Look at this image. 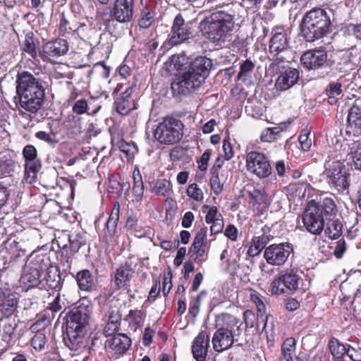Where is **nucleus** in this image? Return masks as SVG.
I'll return each instance as SVG.
<instances>
[{
  "instance_id": "f257e3e1",
  "label": "nucleus",
  "mask_w": 361,
  "mask_h": 361,
  "mask_svg": "<svg viewBox=\"0 0 361 361\" xmlns=\"http://www.w3.org/2000/svg\"><path fill=\"white\" fill-rule=\"evenodd\" d=\"M45 90L39 79L27 71L19 73L16 79V95L13 101L20 112L36 114L42 106Z\"/></svg>"
},
{
  "instance_id": "f03ea898",
  "label": "nucleus",
  "mask_w": 361,
  "mask_h": 361,
  "mask_svg": "<svg viewBox=\"0 0 361 361\" xmlns=\"http://www.w3.org/2000/svg\"><path fill=\"white\" fill-rule=\"evenodd\" d=\"M242 322L236 317L223 313L218 315L216 319V331L214 332L212 343L213 348L218 353L229 349L234 342V328L240 331Z\"/></svg>"
},
{
  "instance_id": "7ed1b4c3",
  "label": "nucleus",
  "mask_w": 361,
  "mask_h": 361,
  "mask_svg": "<svg viewBox=\"0 0 361 361\" xmlns=\"http://www.w3.org/2000/svg\"><path fill=\"white\" fill-rule=\"evenodd\" d=\"M330 17L322 8H313L302 18L301 33L307 42H314L325 36L329 32Z\"/></svg>"
},
{
  "instance_id": "20e7f679",
  "label": "nucleus",
  "mask_w": 361,
  "mask_h": 361,
  "mask_svg": "<svg viewBox=\"0 0 361 361\" xmlns=\"http://www.w3.org/2000/svg\"><path fill=\"white\" fill-rule=\"evenodd\" d=\"M234 12L228 5L213 12L207 26V37L214 42H224L234 27Z\"/></svg>"
},
{
  "instance_id": "39448f33",
  "label": "nucleus",
  "mask_w": 361,
  "mask_h": 361,
  "mask_svg": "<svg viewBox=\"0 0 361 361\" xmlns=\"http://www.w3.org/2000/svg\"><path fill=\"white\" fill-rule=\"evenodd\" d=\"M92 310L90 301L80 302L68 314L66 333L70 340L75 341L87 324Z\"/></svg>"
},
{
  "instance_id": "423d86ee",
  "label": "nucleus",
  "mask_w": 361,
  "mask_h": 361,
  "mask_svg": "<svg viewBox=\"0 0 361 361\" xmlns=\"http://www.w3.org/2000/svg\"><path fill=\"white\" fill-rule=\"evenodd\" d=\"M183 124L173 118H166L154 130V137L161 143L172 145L179 141L183 135Z\"/></svg>"
},
{
  "instance_id": "0eeeda50",
  "label": "nucleus",
  "mask_w": 361,
  "mask_h": 361,
  "mask_svg": "<svg viewBox=\"0 0 361 361\" xmlns=\"http://www.w3.org/2000/svg\"><path fill=\"white\" fill-rule=\"evenodd\" d=\"M245 168L247 172L259 178H266L271 174V166L268 157L258 151L246 152Z\"/></svg>"
},
{
  "instance_id": "6e6552de",
  "label": "nucleus",
  "mask_w": 361,
  "mask_h": 361,
  "mask_svg": "<svg viewBox=\"0 0 361 361\" xmlns=\"http://www.w3.org/2000/svg\"><path fill=\"white\" fill-rule=\"evenodd\" d=\"M325 168L331 187L335 188L338 192L348 190L349 174L343 163L340 160H329L325 164Z\"/></svg>"
},
{
  "instance_id": "1a4fd4ad",
  "label": "nucleus",
  "mask_w": 361,
  "mask_h": 361,
  "mask_svg": "<svg viewBox=\"0 0 361 361\" xmlns=\"http://www.w3.org/2000/svg\"><path fill=\"white\" fill-rule=\"evenodd\" d=\"M46 269H47V264L44 263V259H37L35 262H32L27 264L20 279V286L25 291L37 287L40 284L42 274Z\"/></svg>"
},
{
  "instance_id": "9d476101",
  "label": "nucleus",
  "mask_w": 361,
  "mask_h": 361,
  "mask_svg": "<svg viewBox=\"0 0 361 361\" xmlns=\"http://www.w3.org/2000/svg\"><path fill=\"white\" fill-rule=\"evenodd\" d=\"M300 276L293 269L286 271L284 274L279 276L271 283V293L280 295L290 293L298 288Z\"/></svg>"
},
{
  "instance_id": "9b49d317",
  "label": "nucleus",
  "mask_w": 361,
  "mask_h": 361,
  "mask_svg": "<svg viewBox=\"0 0 361 361\" xmlns=\"http://www.w3.org/2000/svg\"><path fill=\"white\" fill-rule=\"evenodd\" d=\"M293 248L289 243L271 244L265 248L264 257L272 266H282L288 259Z\"/></svg>"
},
{
  "instance_id": "f8f14e48",
  "label": "nucleus",
  "mask_w": 361,
  "mask_h": 361,
  "mask_svg": "<svg viewBox=\"0 0 361 361\" xmlns=\"http://www.w3.org/2000/svg\"><path fill=\"white\" fill-rule=\"evenodd\" d=\"M25 158V179L27 183H32L37 178V173L42 167L40 159L37 157L36 148L31 145H26L23 150Z\"/></svg>"
},
{
  "instance_id": "ddd939ff",
  "label": "nucleus",
  "mask_w": 361,
  "mask_h": 361,
  "mask_svg": "<svg viewBox=\"0 0 361 361\" xmlns=\"http://www.w3.org/2000/svg\"><path fill=\"white\" fill-rule=\"evenodd\" d=\"M302 223L305 230L313 235H320L324 230V219L319 209L310 203L302 215Z\"/></svg>"
},
{
  "instance_id": "4468645a",
  "label": "nucleus",
  "mask_w": 361,
  "mask_h": 361,
  "mask_svg": "<svg viewBox=\"0 0 361 361\" xmlns=\"http://www.w3.org/2000/svg\"><path fill=\"white\" fill-rule=\"evenodd\" d=\"M202 83L195 75L187 70L171 83V90L176 94L186 95L198 88Z\"/></svg>"
},
{
  "instance_id": "2eb2a0df",
  "label": "nucleus",
  "mask_w": 361,
  "mask_h": 361,
  "mask_svg": "<svg viewBox=\"0 0 361 361\" xmlns=\"http://www.w3.org/2000/svg\"><path fill=\"white\" fill-rule=\"evenodd\" d=\"M69 46L66 39H55L45 43L39 51V56L44 61H51L53 59L64 56L68 51Z\"/></svg>"
},
{
  "instance_id": "dca6fc26",
  "label": "nucleus",
  "mask_w": 361,
  "mask_h": 361,
  "mask_svg": "<svg viewBox=\"0 0 361 361\" xmlns=\"http://www.w3.org/2000/svg\"><path fill=\"white\" fill-rule=\"evenodd\" d=\"M192 35L191 28L186 23L180 14L177 15L171 30L169 42L172 46L180 44L188 40Z\"/></svg>"
},
{
  "instance_id": "f3484780",
  "label": "nucleus",
  "mask_w": 361,
  "mask_h": 361,
  "mask_svg": "<svg viewBox=\"0 0 361 361\" xmlns=\"http://www.w3.org/2000/svg\"><path fill=\"white\" fill-rule=\"evenodd\" d=\"M272 37L270 39L269 51L270 54L276 57L279 62L284 61L285 57L280 54L285 51L288 46L286 33L282 27H276L273 29Z\"/></svg>"
},
{
  "instance_id": "a211bd4d",
  "label": "nucleus",
  "mask_w": 361,
  "mask_h": 361,
  "mask_svg": "<svg viewBox=\"0 0 361 361\" xmlns=\"http://www.w3.org/2000/svg\"><path fill=\"white\" fill-rule=\"evenodd\" d=\"M135 0H116L111 16L119 23L131 20L134 13Z\"/></svg>"
},
{
  "instance_id": "6ab92c4d",
  "label": "nucleus",
  "mask_w": 361,
  "mask_h": 361,
  "mask_svg": "<svg viewBox=\"0 0 361 361\" xmlns=\"http://www.w3.org/2000/svg\"><path fill=\"white\" fill-rule=\"evenodd\" d=\"M301 64L307 69H317L324 66L327 61V54L322 49L305 51L300 58Z\"/></svg>"
},
{
  "instance_id": "aec40b11",
  "label": "nucleus",
  "mask_w": 361,
  "mask_h": 361,
  "mask_svg": "<svg viewBox=\"0 0 361 361\" xmlns=\"http://www.w3.org/2000/svg\"><path fill=\"white\" fill-rule=\"evenodd\" d=\"M130 345V338L124 334H117L106 341L107 350L117 357L126 352Z\"/></svg>"
},
{
  "instance_id": "412c9836",
  "label": "nucleus",
  "mask_w": 361,
  "mask_h": 361,
  "mask_svg": "<svg viewBox=\"0 0 361 361\" xmlns=\"http://www.w3.org/2000/svg\"><path fill=\"white\" fill-rule=\"evenodd\" d=\"M134 274L133 269L130 265L125 264L120 266L111 274V286L115 290L128 286Z\"/></svg>"
},
{
  "instance_id": "4be33fe9",
  "label": "nucleus",
  "mask_w": 361,
  "mask_h": 361,
  "mask_svg": "<svg viewBox=\"0 0 361 361\" xmlns=\"http://www.w3.org/2000/svg\"><path fill=\"white\" fill-rule=\"evenodd\" d=\"M212 66V61L210 59L205 56H198L190 63L188 71L203 82L208 77Z\"/></svg>"
},
{
  "instance_id": "5701e85b",
  "label": "nucleus",
  "mask_w": 361,
  "mask_h": 361,
  "mask_svg": "<svg viewBox=\"0 0 361 361\" xmlns=\"http://www.w3.org/2000/svg\"><path fill=\"white\" fill-rule=\"evenodd\" d=\"M209 347V337L205 331H201L195 338L192 353L196 361H205Z\"/></svg>"
},
{
  "instance_id": "b1692460",
  "label": "nucleus",
  "mask_w": 361,
  "mask_h": 361,
  "mask_svg": "<svg viewBox=\"0 0 361 361\" xmlns=\"http://www.w3.org/2000/svg\"><path fill=\"white\" fill-rule=\"evenodd\" d=\"M207 228H202L196 234L193 243L190 248V252L196 255L195 262L202 263L204 261V256L206 253Z\"/></svg>"
},
{
  "instance_id": "393cba45",
  "label": "nucleus",
  "mask_w": 361,
  "mask_h": 361,
  "mask_svg": "<svg viewBox=\"0 0 361 361\" xmlns=\"http://www.w3.org/2000/svg\"><path fill=\"white\" fill-rule=\"evenodd\" d=\"M300 73L298 69L288 68L281 73L276 82V87L281 91L292 87L298 80Z\"/></svg>"
},
{
  "instance_id": "a878e982",
  "label": "nucleus",
  "mask_w": 361,
  "mask_h": 361,
  "mask_svg": "<svg viewBox=\"0 0 361 361\" xmlns=\"http://www.w3.org/2000/svg\"><path fill=\"white\" fill-rule=\"evenodd\" d=\"M119 219V204H114L110 216L106 223L104 238L106 242L111 241L117 233V224Z\"/></svg>"
},
{
  "instance_id": "bb28decb",
  "label": "nucleus",
  "mask_w": 361,
  "mask_h": 361,
  "mask_svg": "<svg viewBox=\"0 0 361 361\" xmlns=\"http://www.w3.org/2000/svg\"><path fill=\"white\" fill-rule=\"evenodd\" d=\"M313 207L319 209V212L323 216L328 217L336 216L338 212L335 200L331 197H324L317 203H310Z\"/></svg>"
},
{
  "instance_id": "cd10ccee",
  "label": "nucleus",
  "mask_w": 361,
  "mask_h": 361,
  "mask_svg": "<svg viewBox=\"0 0 361 361\" xmlns=\"http://www.w3.org/2000/svg\"><path fill=\"white\" fill-rule=\"evenodd\" d=\"M75 280L78 288L82 291L91 292L95 286V278L88 269L78 271Z\"/></svg>"
},
{
  "instance_id": "c85d7f7f",
  "label": "nucleus",
  "mask_w": 361,
  "mask_h": 361,
  "mask_svg": "<svg viewBox=\"0 0 361 361\" xmlns=\"http://www.w3.org/2000/svg\"><path fill=\"white\" fill-rule=\"evenodd\" d=\"M133 90V87L127 89L122 94L120 100L116 102V109L119 114L126 115L135 108L134 99L131 96Z\"/></svg>"
},
{
  "instance_id": "c756f323",
  "label": "nucleus",
  "mask_w": 361,
  "mask_h": 361,
  "mask_svg": "<svg viewBox=\"0 0 361 361\" xmlns=\"http://www.w3.org/2000/svg\"><path fill=\"white\" fill-rule=\"evenodd\" d=\"M133 202H140L144 194V183L139 169H135L133 172Z\"/></svg>"
},
{
  "instance_id": "7c9ffc66",
  "label": "nucleus",
  "mask_w": 361,
  "mask_h": 361,
  "mask_svg": "<svg viewBox=\"0 0 361 361\" xmlns=\"http://www.w3.org/2000/svg\"><path fill=\"white\" fill-rule=\"evenodd\" d=\"M154 21V12L149 4H141L139 25L142 28L149 27Z\"/></svg>"
},
{
  "instance_id": "2f4dec72",
  "label": "nucleus",
  "mask_w": 361,
  "mask_h": 361,
  "mask_svg": "<svg viewBox=\"0 0 361 361\" xmlns=\"http://www.w3.org/2000/svg\"><path fill=\"white\" fill-rule=\"evenodd\" d=\"M18 306V299L13 293H8L0 307V313L5 317L11 316L16 310Z\"/></svg>"
},
{
  "instance_id": "473e14b6",
  "label": "nucleus",
  "mask_w": 361,
  "mask_h": 361,
  "mask_svg": "<svg viewBox=\"0 0 361 361\" xmlns=\"http://www.w3.org/2000/svg\"><path fill=\"white\" fill-rule=\"evenodd\" d=\"M42 321H37L30 326L32 332L38 331L31 340V344L35 350H41L44 348L46 343V336L44 333L39 331V326L42 324Z\"/></svg>"
},
{
  "instance_id": "72a5a7b5",
  "label": "nucleus",
  "mask_w": 361,
  "mask_h": 361,
  "mask_svg": "<svg viewBox=\"0 0 361 361\" xmlns=\"http://www.w3.org/2000/svg\"><path fill=\"white\" fill-rule=\"evenodd\" d=\"M152 192L157 195L169 197L173 193L172 184L166 179L157 180L152 189Z\"/></svg>"
},
{
  "instance_id": "f704fd0d",
  "label": "nucleus",
  "mask_w": 361,
  "mask_h": 361,
  "mask_svg": "<svg viewBox=\"0 0 361 361\" xmlns=\"http://www.w3.org/2000/svg\"><path fill=\"white\" fill-rule=\"evenodd\" d=\"M295 341L293 338H286L281 345V360L290 361L295 357Z\"/></svg>"
},
{
  "instance_id": "c9c22d12",
  "label": "nucleus",
  "mask_w": 361,
  "mask_h": 361,
  "mask_svg": "<svg viewBox=\"0 0 361 361\" xmlns=\"http://www.w3.org/2000/svg\"><path fill=\"white\" fill-rule=\"evenodd\" d=\"M249 197L253 205L264 204L268 207L271 202V197L264 190L255 189L249 193Z\"/></svg>"
},
{
  "instance_id": "e433bc0d",
  "label": "nucleus",
  "mask_w": 361,
  "mask_h": 361,
  "mask_svg": "<svg viewBox=\"0 0 361 361\" xmlns=\"http://www.w3.org/2000/svg\"><path fill=\"white\" fill-rule=\"evenodd\" d=\"M330 352L333 357L337 360H341L347 353L348 345L339 342L338 339L332 338L329 342Z\"/></svg>"
},
{
  "instance_id": "4c0bfd02",
  "label": "nucleus",
  "mask_w": 361,
  "mask_h": 361,
  "mask_svg": "<svg viewBox=\"0 0 361 361\" xmlns=\"http://www.w3.org/2000/svg\"><path fill=\"white\" fill-rule=\"evenodd\" d=\"M350 149L348 154L349 159L352 161V164L356 169L361 171V142H353L350 146Z\"/></svg>"
},
{
  "instance_id": "58836bf2",
  "label": "nucleus",
  "mask_w": 361,
  "mask_h": 361,
  "mask_svg": "<svg viewBox=\"0 0 361 361\" xmlns=\"http://www.w3.org/2000/svg\"><path fill=\"white\" fill-rule=\"evenodd\" d=\"M343 225L338 219H329L326 224V233L330 238H338L342 234Z\"/></svg>"
},
{
  "instance_id": "ea45409f",
  "label": "nucleus",
  "mask_w": 361,
  "mask_h": 361,
  "mask_svg": "<svg viewBox=\"0 0 361 361\" xmlns=\"http://www.w3.org/2000/svg\"><path fill=\"white\" fill-rule=\"evenodd\" d=\"M250 300L255 304L257 307V317L262 319V322H264L263 326L264 330L267 326V322L268 320V317L265 316L266 307L264 302L256 293H252L250 295Z\"/></svg>"
},
{
  "instance_id": "a19ab883",
  "label": "nucleus",
  "mask_w": 361,
  "mask_h": 361,
  "mask_svg": "<svg viewBox=\"0 0 361 361\" xmlns=\"http://www.w3.org/2000/svg\"><path fill=\"white\" fill-rule=\"evenodd\" d=\"M254 68L255 64L251 60L247 59L244 61L240 64V71L237 75L238 79L244 82L246 81L251 77Z\"/></svg>"
},
{
  "instance_id": "79ce46f5",
  "label": "nucleus",
  "mask_w": 361,
  "mask_h": 361,
  "mask_svg": "<svg viewBox=\"0 0 361 361\" xmlns=\"http://www.w3.org/2000/svg\"><path fill=\"white\" fill-rule=\"evenodd\" d=\"M101 106H97L94 109L90 111V106L85 99L78 100L73 106V111L77 114L87 113L90 115H94L98 112Z\"/></svg>"
},
{
  "instance_id": "37998d69",
  "label": "nucleus",
  "mask_w": 361,
  "mask_h": 361,
  "mask_svg": "<svg viewBox=\"0 0 361 361\" xmlns=\"http://www.w3.org/2000/svg\"><path fill=\"white\" fill-rule=\"evenodd\" d=\"M281 132L282 129L280 127L268 128L262 131L260 139L262 142H271L280 136Z\"/></svg>"
},
{
  "instance_id": "c03bdc74",
  "label": "nucleus",
  "mask_w": 361,
  "mask_h": 361,
  "mask_svg": "<svg viewBox=\"0 0 361 361\" xmlns=\"http://www.w3.org/2000/svg\"><path fill=\"white\" fill-rule=\"evenodd\" d=\"M348 122L350 126L355 128L361 127V111L357 104L353 105L349 110Z\"/></svg>"
},
{
  "instance_id": "a18cd8bd",
  "label": "nucleus",
  "mask_w": 361,
  "mask_h": 361,
  "mask_svg": "<svg viewBox=\"0 0 361 361\" xmlns=\"http://www.w3.org/2000/svg\"><path fill=\"white\" fill-rule=\"evenodd\" d=\"M202 212L207 213L205 221L207 224L216 221L217 219L223 218L222 215L219 212L217 207L215 206L210 207L204 204L202 207Z\"/></svg>"
},
{
  "instance_id": "49530a36",
  "label": "nucleus",
  "mask_w": 361,
  "mask_h": 361,
  "mask_svg": "<svg viewBox=\"0 0 361 361\" xmlns=\"http://www.w3.org/2000/svg\"><path fill=\"white\" fill-rule=\"evenodd\" d=\"M186 193L188 196L197 202H202L204 200V193L196 183L190 184Z\"/></svg>"
},
{
  "instance_id": "de8ad7c7",
  "label": "nucleus",
  "mask_w": 361,
  "mask_h": 361,
  "mask_svg": "<svg viewBox=\"0 0 361 361\" xmlns=\"http://www.w3.org/2000/svg\"><path fill=\"white\" fill-rule=\"evenodd\" d=\"M145 314L142 310H130L127 316L130 323H133L136 328L141 326L143 323Z\"/></svg>"
},
{
  "instance_id": "09e8293b",
  "label": "nucleus",
  "mask_w": 361,
  "mask_h": 361,
  "mask_svg": "<svg viewBox=\"0 0 361 361\" xmlns=\"http://www.w3.org/2000/svg\"><path fill=\"white\" fill-rule=\"evenodd\" d=\"M58 30L60 35L68 37L75 31V28L70 25L69 22L65 18L64 15H63L59 25Z\"/></svg>"
},
{
  "instance_id": "8fccbe9b",
  "label": "nucleus",
  "mask_w": 361,
  "mask_h": 361,
  "mask_svg": "<svg viewBox=\"0 0 361 361\" xmlns=\"http://www.w3.org/2000/svg\"><path fill=\"white\" fill-rule=\"evenodd\" d=\"M120 150L126 154L128 158H132L137 153V147L133 142H121L119 144Z\"/></svg>"
},
{
  "instance_id": "3c124183",
  "label": "nucleus",
  "mask_w": 361,
  "mask_h": 361,
  "mask_svg": "<svg viewBox=\"0 0 361 361\" xmlns=\"http://www.w3.org/2000/svg\"><path fill=\"white\" fill-rule=\"evenodd\" d=\"M204 294V291H202L197 297L195 301L190 302L188 310V317L191 319H194L196 316L199 314L200 307V298Z\"/></svg>"
},
{
  "instance_id": "603ef678",
  "label": "nucleus",
  "mask_w": 361,
  "mask_h": 361,
  "mask_svg": "<svg viewBox=\"0 0 361 361\" xmlns=\"http://www.w3.org/2000/svg\"><path fill=\"white\" fill-rule=\"evenodd\" d=\"M210 186L216 195H219L224 190V184L221 182L217 172H214L210 178Z\"/></svg>"
},
{
  "instance_id": "864d4df0",
  "label": "nucleus",
  "mask_w": 361,
  "mask_h": 361,
  "mask_svg": "<svg viewBox=\"0 0 361 361\" xmlns=\"http://www.w3.org/2000/svg\"><path fill=\"white\" fill-rule=\"evenodd\" d=\"M44 263L47 264V269L44 270V271H47V274L44 275V279L46 280L47 283L51 281L56 282V279L59 277L58 270L56 267L50 266L48 259L44 260Z\"/></svg>"
},
{
  "instance_id": "5fc2aeb1",
  "label": "nucleus",
  "mask_w": 361,
  "mask_h": 361,
  "mask_svg": "<svg viewBox=\"0 0 361 361\" xmlns=\"http://www.w3.org/2000/svg\"><path fill=\"white\" fill-rule=\"evenodd\" d=\"M120 326V322L118 318L110 317L109 322L104 329V333L106 336H110L113 332L118 331Z\"/></svg>"
},
{
  "instance_id": "6e6d98bb",
  "label": "nucleus",
  "mask_w": 361,
  "mask_h": 361,
  "mask_svg": "<svg viewBox=\"0 0 361 361\" xmlns=\"http://www.w3.org/2000/svg\"><path fill=\"white\" fill-rule=\"evenodd\" d=\"M310 133L303 130L298 137L300 147L303 151H308L312 145V140L310 138Z\"/></svg>"
},
{
  "instance_id": "4d7b16f0",
  "label": "nucleus",
  "mask_w": 361,
  "mask_h": 361,
  "mask_svg": "<svg viewBox=\"0 0 361 361\" xmlns=\"http://www.w3.org/2000/svg\"><path fill=\"white\" fill-rule=\"evenodd\" d=\"M23 51L27 53L33 59L37 56L35 45L32 37L25 38V43L23 47Z\"/></svg>"
},
{
  "instance_id": "13d9d810",
  "label": "nucleus",
  "mask_w": 361,
  "mask_h": 361,
  "mask_svg": "<svg viewBox=\"0 0 361 361\" xmlns=\"http://www.w3.org/2000/svg\"><path fill=\"white\" fill-rule=\"evenodd\" d=\"M269 238L264 235H262L260 236H257L253 238L252 240V245L255 247L260 252L266 246V245L269 243Z\"/></svg>"
},
{
  "instance_id": "bf43d9fd",
  "label": "nucleus",
  "mask_w": 361,
  "mask_h": 361,
  "mask_svg": "<svg viewBox=\"0 0 361 361\" xmlns=\"http://www.w3.org/2000/svg\"><path fill=\"white\" fill-rule=\"evenodd\" d=\"M347 356L352 361H361V348H353L349 345H348L347 350Z\"/></svg>"
},
{
  "instance_id": "052dcab7",
  "label": "nucleus",
  "mask_w": 361,
  "mask_h": 361,
  "mask_svg": "<svg viewBox=\"0 0 361 361\" xmlns=\"http://www.w3.org/2000/svg\"><path fill=\"white\" fill-rule=\"evenodd\" d=\"M326 91L327 94L330 97V99L335 97L342 92L341 84L338 82L330 83Z\"/></svg>"
},
{
  "instance_id": "680f3d73",
  "label": "nucleus",
  "mask_w": 361,
  "mask_h": 361,
  "mask_svg": "<svg viewBox=\"0 0 361 361\" xmlns=\"http://www.w3.org/2000/svg\"><path fill=\"white\" fill-rule=\"evenodd\" d=\"M347 30L349 35L353 36L357 39H361V23H351L348 25Z\"/></svg>"
},
{
  "instance_id": "e2e57ef3",
  "label": "nucleus",
  "mask_w": 361,
  "mask_h": 361,
  "mask_svg": "<svg viewBox=\"0 0 361 361\" xmlns=\"http://www.w3.org/2000/svg\"><path fill=\"white\" fill-rule=\"evenodd\" d=\"M223 151H224V158L225 160H230L234 155V152L233 150L231 142L224 139L223 142Z\"/></svg>"
},
{
  "instance_id": "0e129e2a",
  "label": "nucleus",
  "mask_w": 361,
  "mask_h": 361,
  "mask_svg": "<svg viewBox=\"0 0 361 361\" xmlns=\"http://www.w3.org/2000/svg\"><path fill=\"white\" fill-rule=\"evenodd\" d=\"M336 244L334 253L337 259H340L343 257L346 250L345 242L344 240L341 239L337 241Z\"/></svg>"
},
{
  "instance_id": "69168bd1",
  "label": "nucleus",
  "mask_w": 361,
  "mask_h": 361,
  "mask_svg": "<svg viewBox=\"0 0 361 361\" xmlns=\"http://www.w3.org/2000/svg\"><path fill=\"white\" fill-rule=\"evenodd\" d=\"M172 274L171 271L165 274L164 276L163 288L162 291L164 295H166L172 288Z\"/></svg>"
},
{
  "instance_id": "338daca9",
  "label": "nucleus",
  "mask_w": 361,
  "mask_h": 361,
  "mask_svg": "<svg viewBox=\"0 0 361 361\" xmlns=\"http://www.w3.org/2000/svg\"><path fill=\"white\" fill-rule=\"evenodd\" d=\"M185 61L183 56L180 55H173L169 59L170 66L173 65V69L178 70L182 66Z\"/></svg>"
},
{
  "instance_id": "774afa93",
  "label": "nucleus",
  "mask_w": 361,
  "mask_h": 361,
  "mask_svg": "<svg viewBox=\"0 0 361 361\" xmlns=\"http://www.w3.org/2000/svg\"><path fill=\"white\" fill-rule=\"evenodd\" d=\"M224 235L232 241H235L238 238V229L234 225L230 224L226 228Z\"/></svg>"
}]
</instances>
